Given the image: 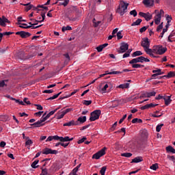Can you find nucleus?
Masks as SVG:
<instances>
[{
    "instance_id": "nucleus-55",
    "label": "nucleus",
    "mask_w": 175,
    "mask_h": 175,
    "mask_svg": "<svg viewBox=\"0 0 175 175\" xmlns=\"http://www.w3.org/2000/svg\"><path fill=\"white\" fill-rule=\"evenodd\" d=\"M16 103H18V105H21L22 106H25V103H24V101L20 100H15Z\"/></svg>"
},
{
    "instance_id": "nucleus-35",
    "label": "nucleus",
    "mask_w": 175,
    "mask_h": 175,
    "mask_svg": "<svg viewBox=\"0 0 175 175\" xmlns=\"http://www.w3.org/2000/svg\"><path fill=\"white\" fill-rule=\"evenodd\" d=\"M64 1V2H59V6H64V8H66V6H68V5L69 4V0H63Z\"/></svg>"
},
{
    "instance_id": "nucleus-2",
    "label": "nucleus",
    "mask_w": 175,
    "mask_h": 175,
    "mask_svg": "<svg viewBox=\"0 0 175 175\" xmlns=\"http://www.w3.org/2000/svg\"><path fill=\"white\" fill-rule=\"evenodd\" d=\"M128 6H129V3H125L124 1H120L117 13H119L120 16H124L128 12Z\"/></svg>"
},
{
    "instance_id": "nucleus-13",
    "label": "nucleus",
    "mask_w": 175,
    "mask_h": 175,
    "mask_svg": "<svg viewBox=\"0 0 175 175\" xmlns=\"http://www.w3.org/2000/svg\"><path fill=\"white\" fill-rule=\"evenodd\" d=\"M143 59H144V57H143V56L136 57V58L131 59L129 62V64H137V62L143 63Z\"/></svg>"
},
{
    "instance_id": "nucleus-16",
    "label": "nucleus",
    "mask_w": 175,
    "mask_h": 175,
    "mask_svg": "<svg viewBox=\"0 0 175 175\" xmlns=\"http://www.w3.org/2000/svg\"><path fill=\"white\" fill-rule=\"evenodd\" d=\"M59 108H56L54 110L50 111L46 116H43V119L45 121H47V120H49V118H50V117H51V116H53V114H55L57 111L59 109Z\"/></svg>"
},
{
    "instance_id": "nucleus-28",
    "label": "nucleus",
    "mask_w": 175,
    "mask_h": 175,
    "mask_svg": "<svg viewBox=\"0 0 175 175\" xmlns=\"http://www.w3.org/2000/svg\"><path fill=\"white\" fill-rule=\"evenodd\" d=\"M29 25H27L26 27H24L23 25H19L20 28H24L25 29H28V28H31V27H32V25H38V23H33L32 22H29Z\"/></svg>"
},
{
    "instance_id": "nucleus-18",
    "label": "nucleus",
    "mask_w": 175,
    "mask_h": 175,
    "mask_svg": "<svg viewBox=\"0 0 175 175\" xmlns=\"http://www.w3.org/2000/svg\"><path fill=\"white\" fill-rule=\"evenodd\" d=\"M163 99L165 106H169L172 103V96H164Z\"/></svg>"
},
{
    "instance_id": "nucleus-19",
    "label": "nucleus",
    "mask_w": 175,
    "mask_h": 175,
    "mask_svg": "<svg viewBox=\"0 0 175 175\" xmlns=\"http://www.w3.org/2000/svg\"><path fill=\"white\" fill-rule=\"evenodd\" d=\"M58 140L59 142H72V140H73V137L70 138L68 136H66V137H64L58 136Z\"/></svg>"
},
{
    "instance_id": "nucleus-25",
    "label": "nucleus",
    "mask_w": 175,
    "mask_h": 175,
    "mask_svg": "<svg viewBox=\"0 0 175 175\" xmlns=\"http://www.w3.org/2000/svg\"><path fill=\"white\" fill-rule=\"evenodd\" d=\"M85 121H87V117L82 116V117L78 118L77 122H81V124H84Z\"/></svg>"
},
{
    "instance_id": "nucleus-60",
    "label": "nucleus",
    "mask_w": 175,
    "mask_h": 175,
    "mask_svg": "<svg viewBox=\"0 0 175 175\" xmlns=\"http://www.w3.org/2000/svg\"><path fill=\"white\" fill-rule=\"evenodd\" d=\"M147 96H148L147 92H144V93H142V94H141V96H139V98H147Z\"/></svg>"
},
{
    "instance_id": "nucleus-30",
    "label": "nucleus",
    "mask_w": 175,
    "mask_h": 175,
    "mask_svg": "<svg viewBox=\"0 0 175 175\" xmlns=\"http://www.w3.org/2000/svg\"><path fill=\"white\" fill-rule=\"evenodd\" d=\"M42 172L40 174V175H51V174L50 172H49V171H47V169L46 168H41Z\"/></svg>"
},
{
    "instance_id": "nucleus-61",
    "label": "nucleus",
    "mask_w": 175,
    "mask_h": 175,
    "mask_svg": "<svg viewBox=\"0 0 175 175\" xmlns=\"http://www.w3.org/2000/svg\"><path fill=\"white\" fill-rule=\"evenodd\" d=\"M96 50L98 53H100L103 50V48L101 45H99L98 46L96 47Z\"/></svg>"
},
{
    "instance_id": "nucleus-14",
    "label": "nucleus",
    "mask_w": 175,
    "mask_h": 175,
    "mask_svg": "<svg viewBox=\"0 0 175 175\" xmlns=\"http://www.w3.org/2000/svg\"><path fill=\"white\" fill-rule=\"evenodd\" d=\"M104 86L100 89V92H102V94H106V92H107V88H109V85H110V84H111V83L109 82H105L104 83Z\"/></svg>"
},
{
    "instance_id": "nucleus-42",
    "label": "nucleus",
    "mask_w": 175,
    "mask_h": 175,
    "mask_svg": "<svg viewBox=\"0 0 175 175\" xmlns=\"http://www.w3.org/2000/svg\"><path fill=\"white\" fill-rule=\"evenodd\" d=\"M62 32H65V31H72V27L70 26H66V27H63L62 28Z\"/></svg>"
},
{
    "instance_id": "nucleus-43",
    "label": "nucleus",
    "mask_w": 175,
    "mask_h": 175,
    "mask_svg": "<svg viewBox=\"0 0 175 175\" xmlns=\"http://www.w3.org/2000/svg\"><path fill=\"white\" fill-rule=\"evenodd\" d=\"M82 103H83V105H85V106H90V105H91V103H92V100H84L82 102Z\"/></svg>"
},
{
    "instance_id": "nucleus-3",
    "label": "nucleus",
    "mask_w": 175,
    "mask_h": 175,
    "mask_svg": "<svg viewBox=\"0 0 175 175\" xmlns=\"http://www.w3.org/2000/svg\"><path fill=\"white\" fill-rule=\"evenodd\" d=\"M151 42L148 39V38H144L142 39V41L141 42V46L143 47L145 53L146 54H150L151 53V49H150V44Z\"/></svg>"
},
{
    "instance_id": "nucleus-20",
    "label": "nucleus",
    "mask_w": 175,
    "mask_h": 175,
    "mask_svg": "<svg viewBox=\"0 0 175 175\" xmlns=\"http://www.w3.org/2000/svg\"><path fill=\"white\" fill-rule=\"evenodd\" d=\"M141 137L142 139H147L148 137V131L146 129L141 131Z\"/></svg>"
},
{
    "instance_id": "nucleus-4",
    "label": "nucleus",
    "mask_w": 175,
    "mask_h": 175,
    "mask_svg": "<svg viewBox=\"0 0 175 175\" xmlns=\"http://www.w3.org/2000/svg\"><path fill=\"white\" fill-rule=\"evenodd\" d=\"M102 111L100 109L94 110V111L91 112L90 121H96V120H99V117H100Z\"/></svg>"
},
{
    "instance_id": "nucleus-39",
    "label": "nucleus",
    "mask_w": 175,
    "mask_h": 175,
    "mask_svg": "<svg viewBox=\"0 0 175 175\" xmlns=\"http://www.w3.org/2000/svg\"><path fill=\"white\" fill-rule=\"evenodd\" d=\"M57 170L55 169V165H52L49 169V173L51 174H53V173L56 172Z\"/></svg>"
},
{
    "instance_id": "nucleus-23",
    "label": "nucleus",
    "mask_w": 175,
    "mask_h": 175,
    "mask_svg": "<svg viewBox=\"0 0 175 175\" xmlns=\"http://www.w3.org/2000/svg\"><path fill=\"white\" fill-rule=\"evenodd\" d=\"M21 5H23V6H26L25 8L26 12H29V10H31L32 9V8H33V5H32L31 4V3H27L26 4L21 3Z\"/></svg>"
},
{
    "instance_id": "nucleus-54",
    "label": "nucleus",
    "mask_w": 175,
    "mask_h": 175,
    "mask_svg": "<svg viewBox=\"0 0 175 175\" xmlns=\"http://www.w3.org/2000/svg\"><path fill=\"white\" fill-rule=\"evenodd\" d=\"M150 117H153L154 118H158L159 117H161L162 115H158L155 112L154 113H151Z\"/></svg>"
},
{
    "instance_id": "nucleus-31",
    "label": "nucleus",
    "mask_w": 175,
    "mask_h": 175,
    "mask_svg": "<svg viewBox=\"0 0 175 175\" xmlns=\"http://www.w3.org/2000/svg\"><path fill=\"white\" fill-rule=\"evenodd\" d=\"M142 21V20L140 18L137 19L136 21H135L134 23H133L131 24V27H135L136 25H140Z\"/></svg>"
},
{
    "instance_id": "nucleus-46",
    "label": "nucleus",
    "mask_w": 175,
    "mask_h": 175,
    "mask_svg": "<svg viewBox=\"0 0 175 175\" xmlns=\"http://www.w3.org/2000/svg\"><path fill=\"white\" fill-rule=\"evenodd\" d=\"M163 28V22H162L157 27V32H161V30Z\"/></svg>"
},
{
    "instance_id": "nucleus-26",
    "label": "nucleus",
    "mask_w": 175,
    "mask_h": 175,
    "mask_svg": "<svg viewBox=\"0 0 175 175\" xmlns=\"http://www.w3.org/2000/svg\"><path fill=\"white\" fill-rule=\"evenodd\" d=\"M58 135L49 136L46 139V142H51L53 140H58Z\"/></svg>"
},
{
    "instance_id": "nucleus-56",
    "label": "nucleus",
    "mask_w": 175,
    "mask_h": 175,
    "mask_svg": "<svg viewBox=\"0 0 175 175\" xmlns=\"http://www.w3.org/2000/svg\"><path fill=\"white\" fill-rule=\"evenodd\" d=\"M141 110H147V109H150V105L148 104L145 105L140 107Z\"/></svg>"
},
{
    "instance_id": "nucleus-21",
    "label": "nucleus",
    "mask_w": 175,
    "mask_h": 175,
    "mask_svg": "<svg viewBox=\"0 0 175 175\" xmlns=\"http://www.w3.org/2000/svg\"><path fill=\"white\" fill-rule=\"evenodd\" d=\"M139 162H143L142 157H137L134 158L131 161L132 163H139Z\"/></svg>"
},
{
    "instance_id": "nucleus-62",
    "label": "nucleus",
    "mask_w": 175,
    "mask_h": 175,
    "mask_svg": "<svg viewBox=\"0 0 175 175\" xmlns=\"http://www.w3.org/2000/svg\"><path fill=\"white\" fill-rule=\"evenodd\" d=\"M125 118H126V114L124 115L123 117L119 120V124H122Z\"/></svg>"
},
{
    "instance_id": "nucleus-58",
    "label": "nucleus",
    "mask_w": 175,
    "mask_h": 175,
    "mask_svg": "<svg viewBox=\"0 0 175 175\" xmlns=\"http://www.w3.org/2000/svg\"><path fill=\"white\" fill-rule=\"evenodd\" d=\"M43 94H53L54 92V90H44Z\"/></svg>"
},
{
    "instance_id": "nucleus-38",
    "label": "nucleus",
    "mask_w": 175,
    "mask_h": 175,
    "mask_svg": "<svg viewBox=\"0 0 175 175\" xmlns=\"http://www.w3.org/2000/svg\"><path fill=\"white\" fill-rule=\"evenodd\" d=\"M171 77H175V72L170 71L167 75V79H171Z\"/></svg>"
},
{
    "instance_id": "nucleus-7",
    "label": "nucleus",
    "mask_w": 175,
    "mask_h": 175,
    "mask_svg": "<svg viewBox=\"0 0 175 175\" xmlns=\"http://www.w3.org/2000/svg\"><path fill=\"white\" fill-rule=\"evenodd\" d=\"M44 116H46V113H44L41 119L40 120H38L37 122L33 123L31 124V126H35V128H40V126H43V125H44V121H46L43 117H44Z\"/></svg>"
},
{
    "instance_id": "nucleus-6",
    "label": "nucleus",
    "mask_w": 175,
    "mask_h": 175,
    "mask_svg": "<svg viewBox=\"0 0 175 175\" xmlns=\"http://www.w3.org/2000/svg\"><path fill=\"white\" fill-rule=\"evenodd\" d=\"M106 150H107V148L104 147L100 151L97 152L92 156L93 159H99L101 157H103L106 154Z\"/></svg>"
},
{
    "instance_id": "nucleus-36",
    "label": "nucleus",
    "mask_w": 175,
    "mask_h": 175,
    "mask_svg": "<svg viewBox=\"0 0 175 175\" xmlns=\"http://www.w3.org/2000/svg\"><path fill=\"white\" fill-rule=\"evenodd\" d=\"M59 95H61V92L56 94L53 95V96L49 97L47 100H53L54 99H57V98H58V96H59Z\"/></svg>"
},
{
    "instance_id": "nucleus-37",
    "label": "nucleus",
    "mask_w": 175,
    "mask_h": 175,
    "mask_svg": "<svg viewBox=\"0 0 175 175\" xmlns=\"http://www.w3.org/2000/svg\"><path fill=\"white\" fill-rule=\"evenodd\" d=\"M26 140L27 141L25 142V146H29V147H31V144H33V142H32V139H29V137Z\"/></svg>"
},
{
    "instance_id": "nucleus-59",
    "label": "nucleus",
    "mask_w": 175,
    "mask_h": 175,
    "mask_svg": "<svg viewBox=\"0 0 175 175\" xmlns=\"http://www.w3.org/2000/svg\"><path fill=\"white\" fill-rule=\"evenodd\" d=\"M100 174H105L106 173V167H103L100 170Z\"/></svg>"
},
{
    "instance_id": "nucleus-29",
    "label": "nucleus",
    "mask_w": 175,
    "mask_h": 175,
    "mask_svg": "<svg viewBox=\"0 0 175 175\" xmlns=\"http://www.w3.org/2000/svg\"><path fill=\"white\" fill-rule=\"evenodd\" d=\"M117 88H122V90H124V88H129V83L120 84Z\"/></svg>"
},
{
    "instance_id": "nucleus-63",
    "label": "nucleus",
    "mask_w": 175,
    "mask_h": 175,
    "mask_svg": "<svg viewBox=\"0 0 175 175\" xmlns=\"http://www.w3.org/2000/svg\"><path fill=\"white\" fill-rule=\"evenodd\" d=\"M23 103H26V105H31V101L28 100V98H25L23 99Z\"/></svg>"
},
{
    "instance_id": "nucleus-33",
    "label": "nucleus",
    "mask_w": 175,
    "mask_h": 175,
    "mask_svg": "<svg viewBox=\"0 0 175 175\" xmlns=\"http://www.w3.org/2000/svg\"><path fill=\"white\" fill-rule=\"evenodd\" d=\"M142 122H143V120L142 119H139V118H134L132 120V123L133 124H142Z\"/></svg>"
},
{
    "instance_id": "nucleus-9",
    "label": "nucleus",
    "mask_w": 175,
    "mask_h": 175,
    "mask_svg": "<svg viewBox=\"0 0 175 175\" xmlns=\"http://www.w3.org/2000/svg\"><path fill=\"white\" fill-rule=\"evenodd\" d=\"M42 154L44 155H49V154H54L55 155H57V154H58V150H53L51 148H46L43 150Z\"/></svg>"
},
{
    "instance_id": "nucleus-10",
    "label": "nucleus",
    "mask_w": 175,
    "mask_h": 175,
    "mask_svg": "<svg viewBox=\"0 0 175 175\" xmlns=\"http://www.w3.org/2000/svg\"><path fill=\"white\" fill-rule=\"evenodd\" d=\"M139 15L141 17H144V18H145V20L146 21H150V20H151V18H152V15H151L150 14V12L144 13V12H141L139 13Z\"/></svg>"
},
{
    "instance_id": "nucleus-52",
    "label": "nucleus",
    "mask_w": 175,
    "mask_h": 175,
    "mask_svg": "<svg viewBox=\"0 0 175 175\" xmlns=\"http://www.w3.org/2000/svg\"><path fill=\"white\" fill-rule=\"evenodd\" d=\"M86 139V137H83L81 139H79V141L77 142L78 144H81V143H84Z\"/></svg>"
},
{
    "instance_id": "nucleus-32",
    "label": "nucleus",
    "mask_w": 175,
    "mask_h": 175,
    "mask_svg": "<svg viewBox=\"0 0 175 175\" xmlns=\"http://www.w3.org/2000/svg\"><path fill=\"white\" fill-rule=\"evenodd\" d=\"M38 163H39V160L34 161L31 164V167L33 169H37V167H39V165H38Z\"/></svg>"
},
{
    "instance_id": "nucleus-27",
    "label": "nucleus",
    "mask_w": 175,
    "mask_h": 175,
    "mask_svg": "<svg viewBox=\"0 0 175 175\" xmlns=\"http://www.w3.org/2000/svg\"><path fill=\"white\" fill-rule=\"evenodd\" d=\"M167 152H172V154H175V149L172 146H169L166 147Z\"/></svg>"
},
{
    "instance_id": "nucleus-1",
    "label": "nucleus",
    "mask_w": 175,
    "mask_h": 175,
    "mask_svg": "<svg viewBox=\"0 0 175 175\" xmlns=\"http://www.w3.org/2000/svg\"><path fill=\"white\" fill-rule=\"evenodd\" d=\"M167 51V48L162 46V45H154L151 49L150 53H148V55L152 57V58H158V56H155L154 54H157V55H162V54H165Z\"/></svg>"
},
{
    "instance_id": "nucleus-24",
    "label": "nucleus",
    "mask_w": 175,
    "mask_h": 175,
    "mask_svg": "<svg viewBox=\"0 0 175 175\" xmlns=\"http://www.w3.org/2000/svg\"><path fill=\"white\" fill-rule=\"evenodd\" d=\"M130 65H132V68H133L134 69H139L140 68H144V65L139 64L137 63L130 64Z\"/></svg>"
},
{
    "instance_id": "nucleus-40",
    "label": "nucleus",
    "mask_w": 175,
    "mask_h": 175,
    "mask_svg": "<svg viewBox=\"0 0 175 175\" xmlns=\"http://www.w3.org/2000/svg\"><path fill=\"white\" fill-rule=\"evenodd\" d=\"M148 96L147 98H151V96H155L157 95V92H147Z\"/></svg>"
},
{
    "instance_id": "nucleus-34",
    "label": "nucleus",
    "mask_w": 175,
    "mask_h": 175,
    "mask_svg": "<svg viewBox=\"0 0 175 175\" xmlns=\"http://www.w3.org/2000/svg\"><path fill=\"white\" fill-rule=\"evenodd\" d=\"M139 55H143V53L140 51H137L133 53L132 57H139Z\"/></svg>"
},
{
    "instance_id": "nucleus-44",
    "label": "nucleus",
    "mask_w": 175,
    "mask_h": 175,
    "mask_svg": "<svg viewBox=\"0 0 175 175\" xmlns=\"http://www.w3.org/2000/svg\"><path fill=\"white\" fill-rule=\"evenodd\" d=\"M159 167V166L158 165V163H154L152 164L150 169H151L152 170H157V169H158Z\"/></svg>"
},
{
    "instance_id": "nucleus-17",
    "label": "nucleus",
    "mask_w": 175,
    "mask_h": 175,
    "mask_svg": "<svg viewBox=\"0 0 175 175\" xmlns=\"http://www.w3.org/2000/svg\"><path fill=\"white\" fill-rule=\"evenodd\" d=\"M77 125H79V122H75L73 120L63 124L64 126H75Z\"/></svg>"
},
{
    "instance_id": "nucleus-57",
    "label": "nucleus",
    "mask_w": 175,
    "mask_h": 175,
    "mask_svg": "<svg viewBox=\"0 0 175 175\" xmlns=\"http://www.w3.org/2000/svg\"><path fill=\"white\" fill-rule=\"evenodd\" d=\"M167 158L170 161H172V162H174H174H175V157H174V156H169V155H167Z\"/></svg>"
},
{
    "instance_id": "nucleus-12",
    "label": "nucleus",
    "mask_w": 175,
    "mask_h": 175,
    "mask_svg": "<svg viewBox=\"0 0 175 175\" xmlns=\"http://www.w3.org/2000/svg\"><path fill=\"white\" fill-rule=\"evenodd\" d=\"M16 35H20L21 38H29V36H31V33L21 31H17L16 33Z\"/></svg>"
},
{
    "instance_id": "nucleus-11",
    "label": "nucleus",
    "mask_w": 175,
    "mask_h": 175,
    "mask_svg": "<svg viewBox=\"0 0 175 175\" xmlns=\"http://www.w3.org/2000/svg\"><path fill=\"white\" fill-rule=\"evenodd\" d=\"M6 23L8 24H10V21H9V19L7 18L5 16L0 17V25L1 27H5L6 25Z\"/></svg>"
},
{
    "instance_id": "nucleus-22",
    "label": "nucleus",
    "mask_w": 175,
    "mask_h": 175,
    "mask_svg": "<svg viewBox=\"0 0 175 175\" xmlns=\"http://www.w3.org/2000/svg\"><path fill=\"white\" fill-rule=\"evenodd\" d=\"M143 3L146 6H152L154 5V0H144Z\"/></svg>"
},
{
    "instance_id": "nucleus-64",
    "label": "nucleus",
    "mask_w": 175,
    "mask_h": 175,
    "mask_svg": "<svg viewBox=\"0 0 175 175\" xmlns=\"http://www.w3.org/2000/svg\"><path fill=\"white\" fill-rule=\"evenodd\" d=\"M130 55V52H126L124 55H123V58H128V57H129Z\"/></svg>"
},
{
    "instance_id": "nucleus-51",
    "label": "nucleus",
    "mask_w": 175,
    "mask_h": 175,
    "mask_svg": "<svg viewBox=\"0 0 175 175\" xmlns=\"http://www.w3.org/2000/svg\"><path fill=\"white\" fill-rule=\"evenodd\" d=\"M116 36H117L118 40H120V39H122L123 36H122V33H121V31H120L117 33Z\"/></svg>"
},
{
    "instance_id": "nucleus-5",
    "label": "nucleus",
    "mask_w": 175,
    "mask_h": 175,
    "mask_svg": "<svg viewBox=\"0 0 175 175\" xmlns=\"http://www.w3.org/2000/svg\"><path fill=\"white\" fill-rule=\"evenodd\" d=\"M165 14V12L163 10H161L160 12H158L157 14L154 16V24L156 25H159V24H161V20H162V16Z\"/></svg>"
},
{
    "instance_id": "nucleus-53",
    "label": "nucleus",
    "mask_w": 175,
    "mask_h": 175,
    "mask_svg": "<svg viewBox=\"0 0 175 175\" xmlns=\"http://www.w3.org/2000/svg\"><path fill=\"white\" fill-rule=\"evenodd\" d=\"M167 23H170L172 22V16H170L169 14L165 15Z\"/></svg>"
},
{
    "instance_id": "nucleus-47",
    "label": "nucleus",
    "mask_w": 175,
    "mask_h": 175,
    "mask_svg": "<svg viewBox=\"0 0 175 175\" xmlns=\"http://www.w3.org/2000/svg\"><path fill=\"white\" fill-rule=\"evenodd\" d=\"M163 126V124H158L156 127L157 132H161V129H162Z\"/></svg>"
},
{
    "instance_id": "nucleus-8",
    "label": "nucleus",
    "mask_w": 175,
    "mask_h": 175,
    "mask_svg": "<svg viewBox=\"0 0 175 175\" xmlns=\"http://www.w3.org/2000/svg\"><path fill=\"white\" fill-rule=\"evenodd\" d=\"M129 49V44L126 42H123L121 44L120 49L118 51L119 54H122L128 51Z\"/></svg>"
},
{
    "instance_id": "nucleus-50",
    "label": "nucleus",
    "mask_w": 175,
    "mask_h": 175,
    "mask_svg": "<svg viewBox=\"0 0 175 175\" xmlns=\"http://www.w3.org/2000/svg\"><path fill=\"white\" fill-rule=\"evenodd\" d=\"M131 16H133V17H136L137 16V12H136V10H133L130 12Z\"/></svg>"
},
{
    "instance_id": "nucleus-45",
    "label": "nucleus",
    "mask_w": 175,
    "mask_h": 175,
    "mask_svg": "<svg viewBox=\"0 0 175 175\" xmlns=\"http://www.w3.org/2000/svg\"><path fill=\"white\" fill-rule=\"evenodd\" d=\"M161 73V75H164L165 72H162V70H161V68H157V70H152V73Z\"/></svg>"
},
{
    "instance_id": "nucleus-15",
    "label": "nucleus",
    "mask_w": 175,
    "mask_h": 175,
    "mask_svg": "<svg viewBox=\"0 0 175 175\" xmlns=\"http://www.w3.org/2000/svg\"><path fill=\"white\" fill-rule=\"evenodd\" d=\"M64 117H65V113L63 112L62 110L57 111V113L55 114V118H56V120H61L64 118Z\"/></svg>"
},
{
    "instance_id": "nucleus-48",
    "label": "nucleus",
    "mask_w": 175,
    "mask_h": 175,
    "mask_svg": "<svg viewBox=\"0 0 175 175\" xmlns=\"http://www.w3.org/2000/svg\"><path fill=\"white\" fill-rule=\"evenodd\" d=\"M70 111H73V108H67L66 110L63 111L64 115L68 114V113H70Z\"/></svg>"
},
{
    "instance_id": "nucleus-49",
    "label": "nucleus",
    "mask_w": 175,
    "mask_h": 175,
    "mask_svg": "<svg viewBox=\"0 0 175 175\" xmlns=\"http://www.w3.org/2000/svg\"><path fill=\"white\" fill-rule=\"evenodd\" d=\"M92 21H93V23H94V27L95 28H96V27H98L99 25V24H100V21L96 22V19H95V18H94Z\"/></svg>"
},
{
    "instance_id": "nucleus-41",
    "label": "nucleus",
    "mask_w": 175,
    "mask_h": 175,
    "mask_svg": "<svg viewBox=\"0 0 175 175\" xmlns=\"http://www.w3.org/2000/svg\"><path fill=\"white\" fill-rule=\"evenodd\" d=\"M122 157H124L125 158H131V157H132V153L131 152H125V153H122L121 154Z\"/></svg>"
}]
</instances>
